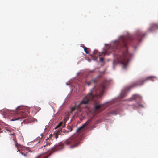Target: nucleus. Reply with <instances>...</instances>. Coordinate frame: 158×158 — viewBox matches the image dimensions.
<instances>
[{
  "mask_svg": "<svg viewBox=\"0 0 158 158\" xmlns=\"http://www.w3.org/2000/svg\"><path fill=\"white\" fill-rule=\"evenodd\" d=\"M146 34L144 33L141 32L137 33L135 37L132 35H128L127 36H121L119 40L114 41L112 44L109 46V48L105 51V52L101 53L98 52L96 50L94 51V59L96 60L98 58L97 56H104L106 54H108L113 52H118L120 48H123L124 50L122 51L121 54L117 55L113 61V64L114 65L118 64H121L123 68L126 69L128 65L130 58L132 56V54L129 52L128 50L127 44L130 41L134 39L137 40L139 42L141 41L143 37L145 36Z\"/></svg>",
  "mask_w": 158,
  "mask_h": 158,
  "instance_id": "nucleus-1",
  "label": "nucleus"
},
{
  "mask_svg": "<svg viewBox=\"0 0 158 158\" xmlns=\"http://www.w3.org/2000/svg\"><path fill=\"white\" fill-rule=\"evenodd\" d=\"M106 86V82L105 81L101 83L97 88L94 87L91 90L90 92L84 97L82 100L78 104H76L75 107L71 108V111H73L76 108L80 111V109L86 107V105L89 104L90 101L92 100L95 102L96 98H101Z\"/></svg>",
  "mask_w": 158,
  "mask_h": 158,
  "instance_id": "nucleus-2",
  "label": "nucleus"
},
{
  "mask_svg": "<svg viewBox=\"0 0 158 158\" xmlns=\"http://www.w3.org/2000/svg\"><path fill=\"white\" fill-rule=\"evenodd\" d=\"M91 120H89L82 126L79 127L77 133L67 139L64 142V144L69 146L70 148H74L78 147L81 143L80 142L83 139V135L80 134L81 130L86 126L91 124Z\"/></svg>",
  "mask_w": 158,
  "mask_h": 158,
  "instance_id": "nucleus-3",
  "label": "nucleus"
},
{
  "mask_svg": "<svg viewBox=\"0 0 158 158\" xmlns=\"http://www.w3.org/2000/svg\"><path fill=\"white\" fill-rule=\"evenodd\" d=\"M24 107L22 106H18L16 108L17 114L18 115V117L16 119L11 120L12 121H14L20 119L27 118L29 117V113L26 112L23 109Z\"/></svg>",
  "mask_w": 158,
  "mask_h": 158,
  "instance_id": "nucleus-4",
  "label": "nucleus"
},
{
  "mask_svg": "<svg viewBox=\"0 0 158 158\" xmlns=\"http://www.w3.org/2000/svg\"><path fill=\"white\" fill-rule=\"evenodd\" d=\"M154 77L152 76H150L147 77L145 79H142L139 81H137V82H135L133 84V85L131 87V88L133 87L136 86L138 85H141L143 84L144 82L148 80H150L152 81H154L153 78Z\"/></svg>",
  "mask_w": 158,
  "mask_h": 158,
  "instance_id": "nucleus-5",
  "label": "nucleus"
},
{
  "mask_svg": "<svg viewBox=\"0 0 158 158\" xmlns=\"http://www.w3.org/2000/svg\"><path fill=\"white\" fill-rule=\"evenodd\" d=\"M133 100H135V101L137 102L138 106L143 107L142 105L139 104V103L141 102L142 101V98L140 96L137 94H135L131 98L128 99V100L131 101Z\"/></svg>",
  "mask_w": 158,
  "mask_h": 158,
  "instance_id": "nucleus-6",
  "label": "nucleus"
},
{
  "mask_svg": "<svg viewBox=\"0 0 158 158\" xmlns=\"http://www.w3.org/2000/svg\"><path fill=\"white\" fill-rule=\"evenodd\" d=\"M104 104H98L95 103L94 108V111L96 113H99L103 110L105 108L103 107Z\"/></svg>",
  "mask_w": 158,
  "mask_h": 158,
  "instance_id": "nucleus-7",
  "label": "nucleus"
},
{
  "mask_svg": "<svg viewBox=\"0 0 158 158\" xmlns=\"http://www.w3.org/2000/svg\"><path fill=\"white\" fill-rule=\"evenodd\" d=\"M158 29V24L155 23H152L150 25V26L147 30L149 32H152L154 30Z\"/></svg>",
  "mask_w": 158,
  "mask_h": 158,
  "instance_id": "nucleus-8",
  "label": "nucleus"
},
{
  "mask_svg": "<svg viewBox=\"0 0 158 158\" xmlns=\"http://www.w3.org/2000/svg\"><path fill=\"white\" fill-rule=\"evenodd\" d=\"M60 146H55L52 148V149L50 151L52 153L53 152H54L59 150V149Z\"/></svg>",
  "mask_w": 158,
  "mask_h": 158,
  "instance_id": "nucleus-9",
  "label": "nucleus"
},
{
  "mask_svg": "<svg viewBox=\"0 0 158 158\" xmlns=\"http://www.w3.org/2000/svg\"><path fill=\"white\" fill-rule=\"evenodd\" d=\"M60 134H61V133H60V130H59L57 131L56 132H55L53 136L55 138L57 139L58 138V135Z\"/></svg>",
  "mask_w": 158,
  "mask_h": 158,
  "instance_id": "nucleus-10",
  "label": "nucleus"
},
{
  "mask_svg": "<svg viewBox=\"0 0 158 158\" xmlns=\"http://www.w3.org/2000/svg\"><path fill=\"white\" fill-rule=\"evenodd\" d=\"M126 90H124L122 91V92L121 94L120 97L121 98H123L125 97L126 96V93L125 92L126 90L127 89H125Z\"/></svg>",
  "mask_w": 158,
  "mask_h": 158,
  "instance_id": "nucleus-11",
  "label": "nucleus"
},
{
  "mask_svg": "<svg viewBox=\"0 0 158 158\" xmlns=\"http://www.w3.org/2000/svg\"><path fill=\"white\" fill-rule=\"evenodd\" d=\"M60 133H61V135H63V134H62L63 133H64L67 134L69 132V131H67L66 130L63 129H61V130H60Z\"/></svg>",
  "mask_w": 158,
  "mask_h": 158,
  "instance_id": "nucleus-12",
  "label": "nucleus"
},
{
  "mask_svg": "<svg viewBox=\"0 0 158 158\" xmlns=\"http://www.w3.org/2000/svg\"><path fill=\"white\" fill-rule=\"evenodd\" d=\"M15 146L16 147L18 151H20L19 148L21 147V145L17 143H16L15 144Z\"/></svg>",
  "mask_w": 158,
  "mask_h": 158,
  "instance_id": "nucleus-13",
  "label": "nucleus"
},
{
  "mask_svg": "<svg viewBox=\"0 0 158 158\" xmlns=\"http://www.w3.org/2000/svg\"><path fill=\"white\" fill-rule=\"evenodd\" d=\"M43 134L42 133L40 134V136H39L37 138H36L37 140H38V143H39L40 142V140L42 139V138L43 136Z\"/></svg>",
  "mask_w": 158,
  "mask_h": 158,
  "instance_id": "nucleus-14",
  "label": "nucleus"
},
{
  "mask_svg": "<svg viewBox=\"0 0 158 158\" xmlns=\"http://www.w3.org/2000/svg\"><path fill=\"white\" fill-rule=\"evenodd\" d=\"M91 81L92 82L94 83H96L97 81V78H94L92 79Z\"/></svg>",
  "mask_w": 158,
  "mask_h": 158,
  "instance_id": "nucleus-15",
  "label": "nucleus"
},
{
  "mask_svg": "<svg viewBox=\"0 0 158 158\" xmlns=\"http://www.w3.org/2000/svg\"><path fill=\"white\" fill-rule=\"evenodd\" d=\"M67 129L68 130V131H69V132L71 131L72 130V128L69 126H67Z\"/></svg>",
  "mask_w": 158,
  "mask_h": 158,
  "instance_id": "nucleus-16",
  "label": "nucleus"
},
{
  "mask_svg": "<svg viewBox=\"0 0 158 158\" xmlns=\"http://www.w3.org/2000/svg\"><path fill=\"white\" fill-rule=\"evenodd\" d=\"M84 51L86 54H89V52L87 51V48L86 47H84Z\"/></svg>",
  "mask_w": 158,
  "mask_h": 158,
  "instance_id": "nucleus-17",
  "label": "nucleus"
},
{
  "mask_svg": "<svg viewBox=\"0 0 158 158\" xmlns=\"http://www.w3.org/2000/svg\"><path fill=\"white\" fill-rule=\"evenodd\" d=\"M63 123L62 122H60L56 127V129L57 128L59 127H60L62 125Z\"/></svg>",
  "mask_w": 158,
  "mask_h": 158,
  "instance_id": "nucleus-18",
  "label": "nucleus"
},
{
  "mask_svg": "<svg viewBox=\"0 0 158 158\" xmlns=\"http://www.w3.org/2000/svg\"><path fill=\"white\" fill-rule=\"evenodd\" d=\"M91 81L89 82L86 81L85 82V84H87L88 86H89L91 84Z\"/></svg>",
  "mask_w": 158,
  "mask_h": 158,
  "instance_id": "nucleus-19",
  "label": "nucleus"
},
{
  "mask_svg": "<svg viewBox=\"0 0 158 158\" xmlns=\"http://www.w3.org/2000/svg\"><path fill=\"white\" fill-rule=\"evenodd\" d=\"M96 127V126L95 125H93L90 128V130H93L94 128H95V127Z\"/></svg>",
  "mask_w": 158,
  "mask_h": 158,
  "instance_id": "nucleus-20",
  "label": "nucleus"
},
{
  "mask_svg": "<svg viewBox=\"0 0 158 158\" xmlns=\"http://www.w3.org/2000/svg\"><path fill=\"white\" fill-rule=\"evenodd\" d=\"M68 119H69V118H68L67 117H65L64 118V123H65L68 120Z\"/></svg>",
  "mask_w": 158,
  "mask_h": 158,
  "instance_id": "nucleus-21",
  "label": "nucleus"
},
{
  "mask_svg": "<svg viewBox=\"0 0 158 158\" xmlns=\"http://www.w3.org/2000/svg\"><path fill=\"white\" fill-rule=\"evenodd\" d=\"M99 58V61H101V62H103V58L102 57H100Z\"/></svg>",
  "mask_w": 158,
  "mask_h": 158,
  "instance_id": "nucleus-22",
  "label": "nucleus"
},
{
  "mask_svg": "<svg viewBox=\"0 0 158 158\" xmlns=\"http://www.w3.org/2000/svg\"><path fill=\"white\" fill-rule=\"evenodd\" d=\"M21 153L22 155H23L24 156H26V154L24 153L23 152H21Z\"/></svg>",
  "mask_w": 158,
  "mask_h": 158,
  "instance_id": "nucleus-23",
  "label": "nucleus"
},
{
  "mask_svg": "<svg viewBox=\"0 0 158 158\" xmlns=\"http://www.w3.org/2000/svg\"><path fill=\"white\" fill-rule=\"evenodd\" d=\"M50 143H46V145H45L44 146V147H45V146H48L49 145H50Z\"/></svg>",
  "mask_w": 158,
  "mask_h": 158,
  "instance_id": "nucleus-24",
  "label": "nucleus"
},
{
  "mask_svg": "<svg viewBox=\"0 0 158 158\" xmlns=\"http://www.w3.org/2000/svg\"><path fill=\"white\" fill-rule=\"evenodd\" d=\"M48 156H47V157H44L43 158H47Z\"/></svg>",
  "mask_w": 158,
  "mask_h": 158,
  "instance_id": "nucleus-25",
  "label": "nucleus"
}]
</instances>
